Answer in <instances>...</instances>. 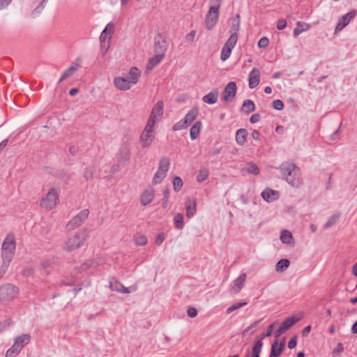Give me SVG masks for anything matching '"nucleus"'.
<instances>
[{
  "label": "nucleus",
  "mask_w": 357,
  "mask_h": 357,
  "mask_svg": "<svg viewBox=\"0 0 357 357\" xmlns=\"http://www.w3.org/2000/svg\"><path fill=\"white\" fill-rule=\"evenodd\" d=\"M282 178L293 187H299L303 181L300 176V169L293 163L283 162L279 167Z\"/></svg>",
  "instance_id": "1"
},
{
  "label": "nucleus",
  "mask_w": 357,
  "mask_h": 357,
  "mask_svg": "<svg viewBox=\"0 0 357 357\" xmlns=\"http://www.w3.org/2000/svg\"><path fill=\"white\" fill-rule=\"evenodd\" d=\"M89 236L88 231L82 230L77 232L74 236L69 238L63 245V250L71 252L82 247Z\"/></svg>",
  "instance_id": "2"
},
{
  "label": "nucleus",
  "mask_w": 357,
  "mask_h": 357,
  "mask_svg": "<svg viewBox=\"0 0 357 357\" xmlns=\"http://www.w3.org/2000/svg\"><path fill=\"white\" fill-rule=\"evenodd\" d=\"M210 8L206 16V28L211 30L216 24L219 16L220 0H210Z\"/></svg>",
  "instance_id": "3"
},
{
  "label": "nucleus",
  "mask_w": 357,
  "mask_h": 357,
  "mask_svg": "<svg viewBox=\"0 0 357 357\" xmlns=\"http://www.w3.org/2000/svg\"><path fill=\"white\" fill-rule=\"evenodd\" d=\"M15 250V241L13 236H8L3 241L1 248L2 261L10 264L12 261L14 250Z\"/></svg>",
  "instance_id": "4"
},
{
  "label": "nucleus",
  "mask_w": 357,
  "mask_h": 357,
  "mask_svg": "<svg viewBox=\"0 0 357 357\" xmlns=\"http://www.w3.org/2000/svg\"><path fill=\"white\" fill-rule=\"evenodd\" d=\"M31 340L29 334H22L15 339L13 346L7 350L6 357H15L19 354L22 348L28 344Z\"/></svg>",
  "instance_id": "5"
},
{
  "label": "nucleus",
  "mask_w": 357,
  "mask_h": 357,
  "mask_svg": "<svg viewBox=\"0 0 357 357\" xmlns=\"http://www.w3.org/2000/svg\"><path fill=\"white\" fill-rule=\"evenodd\" d=\"M19 293L18 288L6 283L0 287V303L6 304L14 300Z\"/></svg>",
  "instance_id": "6"
},
{
  "label": "nucleus",
  "mask_w": 357,
  "mask_h": 357,
  "mask_svg": "<svg viewBox=\"0 0 357 357\" xmlns=\"http://www.w3.org/2000/svg\"><path fill=\"white\" fill-rule=\"evenodd\" d=\"M59 200V193L55 188L50 189L48 192L43 197L40 202L41 208L46 210L53 209L57 204Z\"/></svg>",
  "instance_id": "7"
},
{
  "label": "nucleus",
  "mask_w": 357,
  "mask_h": 357,
  "mask_svg": "<svg viewBox=\"0 0 357 357\" xmlns=\"http://www.w3.org/2000/svg\"><path fill=\"white\" fill-rule=\"evenodd\" d=\"M154 126L150 123H146L139 138V144L142 148L149 147L153 142L155 139Z\"/></svg>",
  "instance_id": "8"
},
{
  "label": "nucleus",
  "mask_w": 357,
  "mask_h": 357,
  "mask_svg": "<svg viewBox=\"0 0 357 357\" xmlns=\"http://www.w3.org/2000/svg\"><path fill=\"white\" fill-rule=\"evenodd\" d=\"M170 162L167 157H162L160 160L159 167L153 178V184L160 183L165 178L167 172L169 169Z\"/></svg>",
  "instance_id": "9"
},
{
  "label": "nucleus",
  "mask_w": 357,
  "mask_h": 357,
  "mask_svg": "<svg viewBox=\"0 0 357 357\" xmlns=\"http://www.w3.org/2000/svg\"><path fill=\"white\" fill-rule=\"evenodd\" d=\"M89 214V211L88 209L81 211L76 216L68 222L66 225V229L68 231H71L81 226L88 218Z\"/></svg>",
  "instance_id": "10"
},
{
  "label": "nucleus",
  "mask_w": 357,
  "mask_h": 357,
  "mask_svg": "<svg viewBox=\"0 0 357 357\" xmlns=\"http://www.w3.org/2000/svg\"><path fill=\"white\" fill-rule=\"evenodd\" d=\"M238 40V35L231 34L230 37L225 43L221 50L220 59L223 61H226L231 55V50L236 45Z\"/></svg>",
  "instance_id": "11"
},
{
  "label": "nucleus",
  "mask_w": 357,
  "mask_h": 357,
  "mask_svg": "<svg viewBox=\"0 0 357 357\" xmlns=\"http://www.w3.org/2000/svg\"><path fill=\"white\" fill-rule=\"evenodd\" d=\"M236 84L234 82H229L225 87L222 92V100L225 102H231L236 94Z\"/></svg>",
  "instance_id": "12"
},
{
  "label": "nucleus",
  "mask_w": 357,
  "mask_h": 357,
  "mask_svg": "<svg viewBox=\"0 0 357 357\" xmlns=\"http://www.w3.org/2000/svg\"><path fill=\"white\" fill-rule=\"evenodd\" d=\"M300 320V318L295 317H290L287 318L280 325L279 328L275 331V336L278 337L282 334L289 330L294 324L297 323Z\"/></svg>",
  "instance_id": "13"
},
{
  "label": "nucleus",
  "mask_w": 357,
  "mask_h": 357,
  "mask_svg": "<svg viewBox=\"0 0 357 357\" xmlns=\"http://www.w3.org/2000/svg\"><path fill=\"white\" fill-rule=\"evenodd\" d=\"M163 102L161 100L158 101L155 105L151 110V114L147 121L148 123L155 125L157 121V116L161 117L163 114Z\"/></svg>",
  "instance_id": "14"
},
{
  "label": "nucleus",
  "mask_w": 357,
  "mask_h": 357,
  "mask_svg": "<svg viewBox=\"0 0 357 357\" xmlns=\"http://www.w3.org/2000/svg\"><path fill=\"white\" fill-rule=\"evenodd\" d=\"M356 10H351L347 13L346 15L342 16L336 25L335 32L340 31L342 30L347 25L349 24V23L351 22V20L356 16Z\"/></svg>",
  "instance_id": "15"
},
{
  "label": "nucleus",
  "mask_w": 357,
  "mask_h": 357,
  "mask_svg": "<svg viewBox=\"0 0 357 357\" xmlns=\"http://www.w3.org/2000/svg\"><path fill=\"white\" fill-rule=\"evenodd\" d=\"M154 49L156 54L162 56V57L165 56L167 50V44L166 40L160 36L155 38Z\"/></svg>",
  "instance_id": "16"
},
{
  "label": "nucleus",
  "mask_w": 357,
  "mask_h": 357,
  "mask_svg": "<svg viewBox=\"0 0 357 357\" xmlns=\"http://www.w3.org/2000/svg\"><path fill=\"white\" fill-rule=\"evenodd\" d=\"M130 158V148L128 144L122 145L119 154L118 161L122 165L129 162Z\"/></svg>",
  "instance_id": "17"
},
{
  "label": "nucleus",
  "mask_w": 357,
  "mask_h": 357,
  "mask_svg": "<svg viewBox=\"0 0 357 357\" xmlns=\"http://www.w3.org/2000/svg\"><path fill=\"white\" fill-rule=\"evenodd\" d=\"M247 275L245 273H241L234 281L231 287L230 291L233 294H238L245 285Z\"/></svg>",
  "instance_id": "18"
},
{
  "label": "nucleus",
  "mask_w": 357,
  "mask_h": 357,
  "mask_svg": "<svg viewBox=\"0 0 357 357\" xmlns=\"http://www.w3.org/2000/svg\"><path fill=\"white\" fill-rule=\"evenodd\" d=\"M249 87L254 89L258 86L260 82V71L258 68H254L249 74Z\"/></svg>",
  "instance_id": "19"
},
{
  "label": "nucleus",
  "mask_w": 357,
  "mask_h": 357,
  "mask_svg": "<svg viewBox=\"0 0 357 357\" xmlns=\"http://www.w3.org/2000/svg\"><path fill=\"white\" fill-rule=\"evenodd\" d=\"M114 84L117 89L121 91H127L131 87L128 79L122 77L114 78Z\"/></svg>",
  "instance_id": "20"
},
{
  "label": "nucleus",
  "mask_w": 357,
  "mask_h": 357,
  "mask_svg": "<svg viewBox=\"0 0 357 357\" xmlns=\"http://www.w3.org/2000/svg\"><path fill=\"white\" fill-rule=\"evenodd\" d=\"M155 196L154 190L152 188L144 191L141 196L140 203L142 206H146L150 204Z\"/></svg>",
  "instance_id": "21"
},
{
  "label": "nucleus",
  "mask_w": 357,
  "mask_h": 357,
  "mask_svg": "<svg viewBox=\"0 0 357 357\" xmlns=\"http://www.w3.org/2000/svg\"><path fill=\"white\" fill-rule=\"evenodd\" d=\"M109 288L112 291H115L122 294H129L130 291L118 280H114L109 281Z\"/></svg>",
  "instance_id": "22"
},
{
  "label": "nucleus",
  "mask_w": 357,
  "mask_h": 357,
  "mask_svg": "<svg viewBox=\"0 0 357 357\" xmlns=\"http://www.w3.org/2000/svg\"><path fill=\"white\" fill-rule=\"evenodd\" d=\"M219 91L218 89H213L211 92L208 94L205 95L202 98V100L205 103H208L210 105L215 104L218 101Z\"/></svg>",
  "instance_id": "23"
},
{
  "label": "nucleus",
  "mask_w": 357,
  "mask_h": 357,
  "mask_svg": "<svg viewBox=\"0 0 357 357\" xmlns=\"http://www.w3.org/2000/svg\"><path fill=\"white\" fill-rule=\"evenodd\" d=\"M141 76V71L137 67H132L128 73V81L130 84H135L138 82Z\"/></svg>",
  "instance_id": "24"
},
{
  "label": "nucleus",
  "mask_w": 357,
  "mask_h": 357,
  "mask_svg": "<svg viewBox=\"0 0 357 357\" xmlns=\"http://www.w3.org/2000/svg\"><path fill=\"white\" fill-rule=\"evenodd\" d=\"M261 197L264 200L271 202L278 199V192L270 188H266L261 192Z\"/></svg>",
  "instance_id": "25"
},
{
  "label": "nucleus",
  "mask_w": 357,
  "mask_h": 357,
  "mask_svg": "<svg viewBox=\"0 0 357 357\" xmlns=\"http://www.w3.org/2000/svg\"><path fill=\"white\" fill-rule=\"evenodd\" d=\"M248 132L245 128L238 129L236 133V143L240 146H243L246 142Z\"/></svg>",
  "instance_id": "26"
},
{
  "label": "nucleus",
  "mask_w": 357,
  "mask_h": 357,
  "mask_svg": "<svg viewBox=\"0 0 357 357\" xmlns=\"http://www.w3.org/2000/svg\"><path fill=\"white\" fill-rule=\"evenodd\" d=\"M202 128V122L197 121L190 128V135L192 139H195L198 137L200 130Z\"/></svg>",
  "instance_id": "27"
},
{
  "label": "nucleus",
  "mask_w": 357,
  "mask_h": 357,
  "mask_svg": "<svg viewBox=\"0 0 357 357\" xmlns=\"http://www.w3.org/2000/svg\"><path fill=\"white\" fill-rule=\"evenodd\" d=\"M164 57L162 56L158 55L155 54V55L153 57H151L148 62L146 68L149 70H152L155 66H156L158 63L161 62Z\"/></svg>",
  "instance_id": "28"
},
{
  "label": "nucleus",
  "mask_w": 357,
  "mask_h": 357,
  "mask_svg": "<svg viewBox=\"0 0 357 357\" xmlns=\"http://www.w3.org/2000/svg\"><path fill=\"white\" fill-rule=\"evenodd\" d=\"M186 215L192 218L196 212V204L194 201H188L185 204Z\"/></svg>",
  "instance_id": "29"
},
{
  "label": "nucleus",
  "mask_w": 357,
  "mask_h": 357,
  "mask_svg": "<svg viewBox=\"0 0 357 357\" xmlns=\"http://www.w3.org/2000/svg\"><path fill=\"white\" fill-rule=\"evenodd\" d=\"M241 109L243 112L250 114L255 111V105L252 100H246L243 102Z\"/></svg>",
  "instance_id": "30"
},
{
  "label": "nucleus",
  "mask_w": 357,
  "mask_h": 357,
  "mask_svg": "<svg viewBox=\"0 0 357 357\" xmlns=\"http://www.w3.org/2000/svg\"><path fill=\"white\" fill-rule=\"evenodd\" d=\"M79 68V65L77 66H71L70 68H68L61 76L59 84L63 82L64 79H67L68 77L72 76L75 71L77 70Z\"/></svg>",
  "instance_id": "31"
},
{
  "label": "nucleus",
  "mask_w": 357,
  "mask_h": 357,
  "mask_svg": "<svg viewBox=\"0 0 357 357\" xmlns=\"http://www.w3.org/2000/svg\"><path fill=\"white\" fill-rule=\"evenodd\" d=\"M289 260L287 259H282L276 264L275 270L277 272H283L289 266Z\"/></svg>",
  "instance_id": "32"
},
{
  "label": "nucleus",
  "mask_w": 357,
  "mask_h": 357,
  "mask_svg": "<svg viewBox=\"0 0 357 357\" xmlns=\"http://www.w3.org/2000/svg\"><path fill=\"white\" fill-rule=\"evenodd\" d=\"M282 349L278 346V340H275L271 345L269 357H279L282 354Z\"/></svg>",
  "instance_id": "33"
},
{
  "label": "nucleus",
  "mask_w": 357,
  "mask_h": 357,
  "mask_svg": "<svg viewBox=\"0 0 357 357\" xmlns=\"http://www.w3.org/2000/svg\"><path fill=\"white\" fill-rule=\"evenodd\" d=\"M197 114L198 110L197 109H192L185 115L184 120L186 121L187 124L190 126L195 120Z\"/></svg>",
  "instance_id": "34"
},
{
  "label": "nucleus",
  "mask_w": 357,
  "mask_h": 357,
  "mask_svg": "<svg viewBox=\"0 0 357 357\" xmlns=\"http://www.w3.org/2000/svg\"><path fill=\"white\" fill-rule=\"evenodd\" d=\"M280 240L283 243L289 244L292 240V234L288 230H282L280 234Z\"/></svg>",
  "instance_id": "35"
},
{
  "label": "nucleus",
  "mask_w": 357,
  "mask_h": 357,
  "mask_svg": "<svg viewBox=\"0 0 357 357\" xmlns=\"http://www.w3.org/2000/svg\"><path fill=\"white\" fill-rule=\"evenodd\" d=\"M174 225L177 229H181L184 226L183 215L181 213H177L174 218Z\"/></svg>",
  "instance_id": "36"
},
{
  "label": "nucleus",
  "mask_w": 357,
  "mask_h": 357,
  "mask_svg": "<svg viewBox=\"0 0 357 357\" xmlns=\"http://www.w3.org/2000/svg\"><path fill=\"white\" fill-rule=\"evenodd\" d=\"M103 31L104 34H107L108 36L107 47H109L112 35L114 31V24L112 22L107 24Z\"/></svg>",
  "instance_id": "37"
},
{
  "label": "nucleus",
  "mask_w": 357,
  "mask_h": 357,
  "mask_svg": "<svg viewBox=\"0 0 357 357\" xmlns=\"http://www.w3.org/2000/svg\"><path fill=\"white\" fill-rule=\"evenodd\" d=\"M340 217V214L339 213L333 214L325 223L324 228L328 229L334 225L337 222Z\"/></svg>",
  "instance_id": "38"
},
{
  "label": "nucleus",
  "mask_w": 357,
  "mask_h": 357,
  "mask_svg": "<svg viewBox=\"0 0 357 357\" xmlns=\"http://www.w3.org/2000/svg\"><path fill=\"white\" fill-rule=\"evenodd\" d=\"M172 183L174 185V190L176 192H179L183 185L182 179L179 176H176L173 178Z\"/></svg>",
  "instance_id": "39"
},
{
  "label": "nucleus",
  "mask_w": 357,
  "mask_h": 357,
  "mask_svg": "<svg viewBox=\"0 0 357 357\" xmlns=\"http://www.w3.org/2000/svg\"><path fill=\"white\" fill-rule=\"evenodd\" d=\"M209 175L208 170L207 169H201L197 176V181L198 182L204 181Z\"/></svg>",
  "instance_id": "40"
},
{
  "label": "nucleus",
  "mask_w": 357,
  "mask_h": 357,
  "mask_svg": "<svg viewBox=\"0 0 357 357\" xmlns=\"http://www.w3.org/2000/svg\"><path fill=\"white\" fill-rule=\"evenodd\" d=\"M263 342H255L252 348V355L259 356L260 357V354L261 352Z\"/></svg>",
  "instance_id": "41"
},
{
  "label": "nucleus",
  "mask_w": 357,
  "mask_h": 357,
  "mask_svg": "<svg viewBox=\"0 0 357 357\" xmlns=\"http://www.w3.org/2000/svg\"><path fill=\"white\" fill-rule=\"evenodd\" d=\"M245 170L247 172L254 174V175H258L259 174V167H257V165L253 164V163L248 164Z\"/></svg>",
  "instance_id": "42"
},
{
  "label": "nucleus",
  "mask_w": 357,
  "mask_h": 357,
  "mask_svg": "<svg viewBox=\"0 0 357 357\" xmlns=\"http://www.w3.org/2000/svg\"><path fill=\"white\" fill-rule=\"evenodd\" d=\"M247 305V302H239V303H236L233 305H231L229 307L227 308V314H230L232 312L245 306Z\"/></svg>",
  "instance_id": "43"
},
{
  "label": "nucleus",
  "mask_w": 357,
  "mask_h": 357,
  "mask_svg": "<svg viewBox=\"0 0 357 357\" xmlns=\"http://www.w3.org/2000/svg\"><path fill=\"white\" fill-rule=\"evenodd\" d=\"M188 126V125L187 124L186 121H185L183 119H181V121H179L178 122H177L176 123H175L172 129L174 131H177V130L184 129V128H187Z\"/></svg>",
  "instance_id": "44"
},
{
  "label": "nucleus",
  "mask_w": 357,
  "mask_h": 357,
  "mask_svg": "<svg viewBox=\"0 0 357 357\" xmlns=\"http://www.w3.org/2000/svg\"><path fill=\"white\" fill-rule=\"evenodd\" d=\"M240 27V20H233L232 24L230 28V32L231 34H237Z\"/></svg>",
  "instance_id": "45"
},
{
  "label": "nucleus",
  "mask_w": 357,
  "mask_h": 357,
  "mask_svg": "<svg viewBox=\"0 0 357 357\" xmlns=\"http://www.w3.org/2000/svg\"><path fill=\"white\" fill-rule=\"evenodd\" d=\"M94 170L91 167H86L84 170L83 176L86 180L92 179L93 177Z\"/></svg>",
  "instance_id": "46"
},
{
  "label": "nucleus",
  "mask_w": 357,
  "mask_h": 357,
  "mask_svg": "<svg viewBox=\"0 0 357 357\" xmlns=\"http://www.w3.org/2000/svg\"><path fill=\"white\" fill-rule=\"evenodd\" d=\"M107 36H108L107 34H104V31H103L101 33L100 36V40L101 42L102 47L105 48V51L109 47H107V41H108Z\"/></svg>",
  "instance_id": "47"
},
{
  "label": "nucleus",
  "mask_w": 357,
  "mask_h": 357,
  "mask_svg": "<svg viewBox=\"0 0 357 357\" xmlns=\"http://www.w3.org/2000/svg\"><path fill=\"white\" fill-rule=\"evenodd\" d=\"M135 243L137 245H144L147 243V238L144 235H140L135 238Z\"/></svg>",
  "instance_id": "48"
},
{
  "label": "nucleus",
  "mask_w": 357,
  "mask_h": 357,
  "mask_svg": "<svg viewBox=\"0 0 357 357\" xmlns=\"http://www.w3.org/2000/svg\"><path fill=\"white\" fill-rule=\"evenodd\" d=\"M169 192H170V190L169 188H166L164 192H163V194H164V198H163V202L162 203V207L163 208H167V203H168V201H169Z\"/></svg>",
  "instance_id": "49"
},
{
  "label": "nucleus",
  "mask_w": 357,
  "mask_h": 357,
  "mask_svg": "<svg viewBox=\"0 0 357 357\" xmlns=\"http://www.w3.org/2000/svg\"><path fill=\"white\" fill-rule=\"evenodd\" d=\"M96 264V262L93 260H89L84 263H83L80 266L81 271H86L89 269L90 267L93 266V265Z\"/></svg>",
  "instance_id": "50"
},
{
  "label": "nucleus",
  "mask_w": 357,
  "mask_h": 357,
  "mask_svg": "<svg viewBox=\"0 0 357 357\" xmlns=\"http://www.w3.org/2000/svg\"><path fill=\"white\" fill-rule=\"evenodd\" d=\"M273 107L276 110H282L284 108V103L280 100H275L273 102Z\"/></svg>",
  "instance_id": "51"
},
{
  "label": "nucleus",
  "mask_w": 357,
  "mask_h": 357,
  "mask_svg": "<svg viewBox=\"0 0 357 357\" xmlns=\"http://www.w3.org/2000/svg\"><path fill=\"white\" fill-rule=\"evenodd\" d=\"M269 43V40L266 37L261 38L258 42V47L259 48H266Z\"/></svg>",
  "instance_id": "52"
},
{
  "label": "nucleus",
  "mask_w": 357,
  "mask_h": 357,
  "mask_svg": "<svg viewBox=\"0 0 357 357\" xmlns=\"http://www.w3.org/2000/svg\"><path fill=\"white\" fill-rule=\"evenodd\" d=\"M187 314L189 317L194 318L197 315V310L194 307H190L187 310Z\"/></svg>",
  "instance_id": "53"
},
{
  "label": "nucleus",
  "mask_w": 357,
  "mask_h": 357,
  "mask_svg": "<svg viewBox=\"0 0 357 357\" xmlns=\"http://www.w3.org/2000/svg\"><path fill=\"white\" fill-rule=\"evenodd\" d=\"M343 351H344L343 344L341 342H339L337 344V347H336L335 349L333 350V356H335V355L336 354H340V353L343 352Z\"/></svg>",
  "instance_id": "54"
},
{
  "label": "nucleus",
  "mask_w": 357,
  "mask_h": 357,
  "mask_svg": "<svg viewBox=\"0 0 357 357\" xmlns=\"http://www.w3.org/2000/svg\"><path fill=\"white\" fill-rule=\"evenodd\" d=\"M296 344H297V337L294 336L292 338H291V340L288 342V347L290 349H292L296 347Z\"/></svg>",
  "instance_id": "55"
},
{
  "label": "nucleus",
  "mask_w": 357,
  "mask_h": 357,
  "mask_svg": "<svg viewBox=\"0 0 357 357\" xmlns=\"http://www.w3.org/2000/svg\"><path fill=\"white\" fill-rule=\"evenodd\" d=\"M10 264L2 262V264L0 267V279L3 277L4 273L6 272Z\"/></svg>",
  "instance_id": "56"
},
{
  "label": "nucleus",
  "mask_w": 357,
  "mask_h": 357,
  "mask_svg": "<svg viewBox=\"0 0 357 357\" xmlns=\"http://www.w3.org/2000/svg\"><path fill=\"white\" fill-rule=\"evenodd\" d=\"M287 26V21L285 20H280L277 23V29L282 30Z\"/></svg>",
  "instance_id": "57"
},
{
  "label": "nucleus",
  "mask_w": 357,
  "mask_h": 357,
  "mask_svg": "<svg viewBox=\"0 0 357 357\" xmlns=\"http://www.w3.org/2000/svg\"><path fill=\"white\" fill-rule=\"evenodd\" d=\"M260 118H261V116L259 114H255L251 116V117L250 119V122L251 123H256L260 120Z\"/></svg>",
  "instance_id": "58"
},
{
  "label": "nucleus",
  "mask_w": 357,
  "mask_h": 357,
  "mask_svg": "<svg viewBox=\"0 0 357 357\" xmlns=\"http://www.w3.org/2000/svg\"><path fill=\"white\" fill-rule=\"evenodd\" d=\"M220 152H221V149L215 148V149H213L210 150L208 152V155L210 156L213 157V156L218 155Z\"/></svg>",
  "instance_id": "59"
},
{
  "label": "nucleus",
  "mask_w": 357,
  "mask_h": 357,
  "mask_svg": "<svg viewBox=\"0 0 357 357\" xmlns=\"http://www.w3.org/2000/svg\"><path fill=\"white\" fill-rule=\"evenodd\" d=\"M11 1L12 0H0V10L6 8Z\"/></svg>",
  "instance_id": "60"
},
{
  "label": "nucleus",
  "mask_w": 357,
  "mask_h": 357,
  "mask_svg": "<svg viewBox=\"0 0 357 357\" xmlns=\"http://www.w3.org/2000/svg\"><path fill=\"white\" fill-rule=\"evenodd\" d=\"M165 240V235L164 234H159L155 239V243L157 245H160Z\"/></svg>",
  "instance_id": "61"
},
{
  "label": "nucleus",
  "mask_w": 357,
  "mask_h": 357,
  "mask_svg": "<svg viewBox=\"0 0 357 357\" xmlns=\"http://www.w3.org/2000/svg\"><path fill=\"white\" fill-rule=\"evenodd\" d=\"M50 266H51V263L47 260L43 261L41 263V267L45 271H47V269L50 267Z\"/></svg>",
  "instance_id": "62"
},
{
  "label": "nucleus",
  "mask_w": 357,
  "mask_h": 357,
  "mask_svg": "<svg viewBox=\"0 0 357 357\" xmlns=\"http://www.w3.org/2000/svg\"><path fill=\"white\" fill-rule=\"evenodd\" d=\"M310 331H311V326L309 325L303 328V330L302 331V335L303 337H306V336H307V335L310 333Z\"/></svg>",
  "instance_id": "63"
},
{
  "label": "nucleus",
  "mask_w": 357,
  "mask_h": 357,
  "mask_svg": "<svg viewBox=\"0 0 357 357\" xmlns=\"http://www.w3.org/2000/svg\"><path fill=\"white\" fill-rule=\"evenodd\" d=\"M252 137L255 140H259L260 138V133L258 130H253L252 132Z\"/></svg>",
  "instance_id": "64"
}]
</instances>
